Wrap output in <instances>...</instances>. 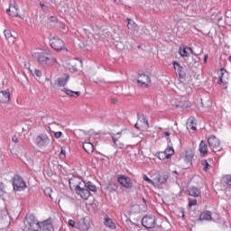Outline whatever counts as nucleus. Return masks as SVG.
<instances>
[{
  "label": "nucleus",
  "mask_w": 231,
  "mask_h": 231,
  "mask_svg": "<svg viewBox=\"0 0 231 231\" xmlns=\"http://www.w3.org/2000/svg\"><path fill=\"white\" fill-rule=\"evenodd\" d=\"M86 188L88 189V192H97V186L93 184L91 181L85 182Z\"/></svg>",
  "instance_id": "nucleus-28"
},
{
  "label": "nucleus",
  "mask_w": 231,
  "mask_h": 231,
  "mask_svg": "<svg viewBox=\"0 0 231 231\" xmlns=\"http://www.w3.org/2000/svg\"><path fill=\"white\" fill-rule=\"evenodd\" d=\"M83 149L88 152V154L93 152L94 148H93V143H83Z\"/></svg>",
  "instance_id": "nucleus-27"
},
{
  "label": "nucleus",
  "mask_w": 231,
  "mask_h": 231,
  "mask_svg": "<svg viewBox=\"0 0 231 231\" xmlns=\"http://www.w3.org/2000/svg\"><path fill=\"white\" fill-rule=\"evenodd\" d=\"M134 127H135V129H138L139 131L141 130V129H140V126H138V123H136V124L134 125Z\"/></svg>",
  "instance_id": "nucleus-54"
},
{
  "label": "nucleus",
  "mask_w": 231,
  "mask_h": 231,
  "mask_svg": "<svg viewBox=\"0 0 231 231\" xmlns=\"http://www.w3.org/2000/svg\"><path fill=\"white\" fill-rule=\"evenodd\" d=\"M60 158V160H66V150L64 149V147H61Z\"/></svg>",
  "instance_id": "nucleus-38"
},
{
  "label": "nucleus",
  "mask_w": 231,
  "mask_h": 231,
  "mask_svg": "<svg viewBox=\"0 0 231 231\" xmlns=\"http://www.w3.org/2000/svg\"><path fill=\"white\" fill-rule=\"evenodd\" d=\"M4 34L6 41H12L14 42V38L12 36V32L10 30H5Z\"/></svg>",
  "instance_id": "nucleus-29"
},
{
  "label": "nucleus",
  "mask_w": 231,
  "mask_h": 231,
  "mask_svg": "<svg viewBox=\"0 0 231 231\" xmlns=\"http://www.w3.org/2000/svg\"><path fill=\"white\" fill-rule=\"evenodd\" d=\"M143 179L144 180V181H147V183H152V180L151 179H149V178L147 177V175H144V176L143 177Z\"/></svg>",
  "instance_id": "nucleus-44"
},
{
  "label": "nucleus",
  "mask_w": 231,
  "mask_h": 231,
  "mask_svg": "<svg viewBox=\"0 0 231 231\" xmlns=\"http://www.w3.org/2000/svg\"><path fill=\"white\" fill-rule=\"evenodd\" d=\"M194 158V152L192 151H186V155L184 158V161L186 163H189V165H192V160Z\"/></svg>",
  "instance_id": "nucleus-25"
},
{
  "label": "nucleus",
  "mask_w": 231,
  "mask_h": 231,
  "mask_svg": "<svg viewBox=\"0 0 231 231\" xmlns=\"http://www.w3.org/2000/svg\"><path fill=\"white\" fill-rule=\"evenodd\" d=\"M187 50L190 51V53H191L192 55H196V57H198V54L194 53V51L192 50L191 47H187Z\"/></svg>",
  "instance_id": "nucleus-46"
},
{
  "label": "nucleus",
  "mask_w": 231,
  "mask_h": 231,
  "mask_svg": "<svg viewBox=\"0 0 231 231\" xmlns=\"http://www.w3.org/2000/svg\"><path fill=\"white\" fill-rule=\"evenodd\" d=\"M164 136H171V133H169V132H164Z\"/></svg>",
  "instance_id": "nucleus-55"
},
{
  "label": "nucleus",
  "mask_w": 231,
  "mask_h": 231,
  "mask_svg": "<svg viewBox=\"0 0 231 231\" xmlns=\"http://www.w3.org/2000/svg\"><path fill=\"white\" fill-rule=\"evenodd\" d=\"M10 100V90L0 91V102L1 104H7Z\"/></svg>",
  "instance_id": "nucleus-20"
},
{
  "label": "nucleus",
  "mask_w": 231,
  "mask_h": 231,
  "mask_svg": "<svg viewBox=\"0 0 231 231\" xmlns=\"http://www.w3.org/2000/svg\"><path fill=\"white\" fill-rule=\"evenodd\" d=\"M223 183L226 184L227 187H231V175H226L222 179Z\"/></svg>",
  "instance_id": "nucleus-33"
},
{
  "label": "nucleus",
  "mask_w": 231,
  "mask_h": 231,
  "mask_svg": "<svg viewBox=\"0 0 231 231\" xmlns=\"http://www.w3.org/2000/svg\"><path fill=\"white\" fill-rule=\"evenodd\" d=\"M24 230L41 231V222H39L33 215L26 216L24 220Z\"/></svg>",
  "instance_id": "nucleus-2"
},
{
  "label": "nucleus",
  "mask_w": 231,
  "mask_h": 231,
  "mask_svg": "<svg viewBox=\"0 0 231 231\" xmlns=\"http://www.w3.org/2000/svg\"><path fill=\"white\" fill-rule=\"evenodd\" d=\"M104 225L111 230H115V228H116V225L115 224V222H113V219L109 218L108 217H105Z\"/></svg>",
  "instance_id": "nucleus-23"
},
{
  "label": "nucleus",
  "mask_w": 231,
  "mask_h": 231,
  "mask_svg": "<svg viewBox=\"0 0 231 231\" xmlns=\"http://www.w3.org/2000/svg\"><path fill=\"white\" fill-rule=\"evenodd\" d=\"M190 106H192L190 101H184V102H180L178 107H182V109H187V107H190Z\"/></svg>",
  "instance_id": "nucleus-34"
},
{
  "label": "nucleus",
  "mask_w": 231,
  "mask_h": 231,
  "mask_svg": "<svg viewBox=\"0 0 231 231\" xmlns=\"http://www.w3.org/2000/svg\"><path fill=\"white\" fill-rule=\"evenodd\" d=\"M122 133H124V131L118 132L116 134V136H117L118 139L120 138V136H122Z\"/></svg>",
  "instance_id": "nucleus-51"
},
{
  "label": "nucleus",
  "mask_w": 231,
  "mask_h": 231,
  "mask_svg": "<svg viewBox=\"0 0 231 231\" xmlns=\"http://www.w3.org/2000/svg\"><path fill=\"white\" fill-rule=\"evenodd\" d=\"M40 6H42L44 12H48V6H46L42 2H40Z\"/></svg>",
  "instance_id": "nucleus-42"
},
{
  "label": "nucleus",
  "mask_w": 231,
  "mask_h": 231,
  "mask_svg": "<svg viewBox=\"0 0 231 231\" xmlns=\"http://www.w3.org/2000/svg\"><path fill=\"white\" fill-rule=\"evenodd\" d=\"M172 172H173V174H179L178 171H173Z\"/></svg>",
  "instance_id": "nucleus-60"
},
{
  "label": "nucleus",
  "mask_w": 231,
  "mask_h": 231,
  "mask_svg": "<svg viewBox=\"0 0 231 231\" xmlns=\"http://www.w3.org/2000/svg\"><path fill=\"white\" fill-rule=\"evenodd\" d=\"M76 222L73 219L69 220V226H71V228H75Z\"/></svg>",
  "instance_id": "nucleus-40"
},
{
  "label": "nucleus",
  "mask_w": 231,
  "mask_h": 231,
  "mask_svg": "<svg viewBox=\"0 0 231 231\" xmlns=\"http://www.w3.org/2000/svg\"><path fill=\"white\" fill-rule=\"evenodd\" d=\"M143 201L145 205H147V200L145 199V198H143Z\"/></svg>",
  "instance_id": "nucleus-58"
},
{
  "label": "nucleus",
  "mask_w": 231,
  "mask_h": 231,
  "mask_svg": "<svg viewBox=\"0 0 231 231\" xmlns=\"http://www.w3.org/2000/svg\"><path fill=\"white\" fill-rule=\"evenodd\" d=\"M5 190H3V182H0V197L4 196Z\"/></svg>",
  "instance_id": "nucleus-45"
},
{
  "label": "nucleus",
  "mask_w": 231,
  "mask_h": 231,
  "mask_svg": "<svg viewBox=\"0 0 231 231\" xmlns=\"http://www.w3.org/2000/svg\"><path fill=\"white\" fill-rule=\"evenodd\" d=\"M199 221H212V212L206 210L199 217Z\"/></svg>",
  "instance_id": "nucleus-21"
},
{
  "label": "nucleus",
  "mask_w": 231,
  "mask_h": 231,
  "mask_svg": "<svg viewBox=\"0 0 231 231\" xmlns=\"http://www.w3.org/2000/svg\"><path fill=\"white\" fill-rule=\"evenodd\" d=\"M14 189L20 191L24 190L26 188V182L19 175H15L13 181Z\"/></svg>",
  "instance_id": "nucleus-7"
},
{
  "label": "nucleus",
  "mask_w": 231,
  "mask_h": 231,
  "mask_svg": "<svg viewBox=\"0 0 231 231\" xmlns=\"http://www.w3.org/2000/svg\"><path fill=\"white\" fill-rule=\"evenodd\" d=\"M166 140H167V143H168V146L172 145V143L171 142L170 137L166 138Z\"/></svg>",
  "instance_id": "nucleus-49"
},
{
  "label": "nucleus",
  "mask_w": 231,
  "mask_h": 231,
  "mask_svg": "<svg viewBox=\"0 0 231 231\" xmlns=\"http://www.w3.org/2000/svg\"><path fill=\"white\" fill-rule=\"evenodd\" d=\"M187 193L193 198H201V189H198L196 186L189 188Z\"/></svg>",
  "instance_id": "nucleus-14"
},
{
  "label": "nucleus",
  "mask_w": 231,
  "mask_h": 231,
  "mask_svg": "<svg viewBox=\"0 0 231 231\" xmlns=\"http://www.w3.org/2000/svg\"><path fill=\"white\" fill-rule=\"evenodd\" d=\"M179 53H180V57H189V51H187V47H183V49H181V47H180Z\"/></svg>",
  "instance_id": "nucleus-35"
},
{
  "label": "nucleus",
  "mask_w": 231,
  "mask_h": 231,
  "mask_svg": "<svg viewBox=\"0 0 231 231\" xmlns=\"http://www.w3.org/2000/svg\"><path fill=\"white\" fill-rule=\"evenodd\" d=\"M61 91L65 93L68 97H72L73 98H78V97H80V91H73L69 88H64Z\"/></svg>",
  "instance_id": "nucleus-22"
},
{
  "label": "nucleus",
  "mask_w": 231,
  "mask_h": 231,
  "mask_svg": "<svg viewBox=\"0 0 231 231\" xmlns=\"http://www.w3.org/2000/svg\"><path fill=\"white\" fill-rule=\"evenodd\" d=\"M126 21L128 22L127 27H128V28H131V27H129V25L131 24V23H134V22H133V20L130 19V18H127Z\"/></svg>",
  "instance_id": "nucleus-47"
},
{
  "label": "nucleus",
  "mask_w": 231,
  "mask_h": 231,
  "mask_svg": "<svg viewBox=\"0 0 231 231\" xmlns=\"http://www.w3.org/2000/svg\"><path fill=\"white\" fill-rule=\"evenodd\" d=\"M198 205V199H189L188 207H196Z\"/></svg>",
  "instance_id": "nucleus-36"
},
{
  "label": "nucleus",
  "mask_w": 231,
  "mask_h": 231,
  "mask_svg": "<svg viewBox=\"0 0 231 231\" xmlns=\"http://www.w3.org/2000/svg\"><path fill=\"white\" fill-rule=\"evenodd\" d=\"M114 2L116 3V5H120V3H122V0H114Z\"/></svg>",
  "instance_id": "nucleus-53"
},
{
  "label": "nucleus",
  "mask_w": 231,
  "mask_h": 231,
  "mask_svg": "<svg viewBox=\"0 0 231 231\" xmlns=\"http://www.w3.org/2000/svg\"><path fill=\"white\" fill-rule=\"evenodd\" d=\"M119 149H124V143H119Z\"/></svg>",
  "instance_id": "nucleus-57"
},
{
  "label": "nucleus",
  "mask_w": 231,
  "mask_h": 231,
  "mask_svg": "<svg viewBox=\"0 0 231 231\" xmlns=\"http://www.w3.org/2000/svg\"><path fill=\"white\" fill-rule=\"evenodd\" d=\"M119 186L118 181L111 180L106 186V190H108V192H116Z\"/></svg>",
  "instance_id": "nucleus-17"
},
{
  "label": "nucleus",
  "mask_w": 231,
  "mask_h": 231,
  "mask_svg": "<svg viewBox=\"0 0 231 231\" xmlns=\"http://www.w3.org/2000/svg\"><path fill=\"white\" fill-rule=\"evenodd\" d=\"M180 214H181L182 219H185V210L184 209H180Z\"/></svg>",
  "instance_id": "nucleus-48"
},
{
  "label": "nucleus",
  "mask_w": 231,
  "mask_h": 231,
  "mask_svg": "<svg viewBox=\"0 0 231 231\" xmlns=\"http://www.w3.org/2000/svg\"><path fill=\"white\" fill-rule=\"evenodd\" d=\"M13 142L19 143V139H17V137H13Z\"/></svg>",
  "instance_id": "nucleus-50"
},
{
  "label": "nucleus",
  "mask_w": 231,
  "mask_h": 231,
  "mask_svg": "<svg viewBox=\"0 0 231 231\" xmlns=\"http://www.w3.org/2000/svg\"><path fill=\"white\" fill-rule=\"evenodd\" d=\"M79 228L83 231H88L89 230V221L86 218H82L79 221Z\"/></svg>",
  "instance_id": "nucleus-24"
},
{
  "label": "nucleus",
  "mask_w": 231,
  "mask_h": 231,
  "mask_svg": "<svg viewBox=\"0 0 231 231\" xmlns=\"http://www.w3.org/2000/svg\"><path fill=\"white\" fill-rule=\"evenodd\" d=\"M51 192H53V189H51V188H46L44 189V194L45 196L51 198Z\"/></svg>",
  "instance_id": "nucleus-39"
},
{
  "label": "nucleus",
  "mask_w": 231,
  "mask_h": 231,
  "mask_svg": "<svg viewBox=\"0 0 231 231\" xmlns=\"http://www.w3.org/2000/svg\"><path fill=\"white\" fill-rule=\"evenodd\" d=\"M117 182L125 189H131L133 187V181L131 180V178L127 177L126 175H120L117 178Z\"/></svg>",
  "instance_id": "nucleus-8"
},
{
  "label": "nucleus",
  "mask_w": 231,
  "mask_h": 231,
  "mask_svg": "<svg viewBox=\"0 0 231 231\" xmlns=\"http://www.w3.org/2000/svg\"><path fill=\"white\" fill-rule=\"evenodd\" d=\"M201 165L203 166L204 172H207L208 169L212 168V166L208 164V162H207V160L202 161Z\"/></svg>",
  "instance_id": "nucleus-32"
},
{
  "label": "nucleus",
  "mask_w": 231,
  "mask_h": 231,
  "mask_svg": "<svg viewBox=\"0 0 231 231\" xmlns=\"http://www.w3.org/2000/svg\"><path fill=\"white\" fill-rule=\"evenodd\" d=\"M199 151L200 152V156L205 157L208 154V145L205 141H201L199 143Z\"/></svg>",
  "instance_id": "nucleus-19"
},
{
  "label": "nucleus",
  "mask_w": 231,
  "mask_h": 231,
  "mask_svg": "<svg viewBox=\"0 0 231 231\" xmlns=\"http://www.w3.org/2000/svg\"><path fill=\"white\" fill-rule=\"evenodd\" d=\"M37 60L39 64L44 68H51V66H55V64H57V59L53 58L51 54L46 52L40 53Z\"/></svg>",
  "instance_id": "nucleus-3"
},
{
  "label": "nucleus",
  "mask_w": 231,
  "mask_h": 231,
  "mask_svg": "<svg viewBox=\"0 0 231 231\" xmlns=\"http://www.w3.org/2000/svg\"><path fill=\"white\" fill-rule=\"evenodd\" d=\"M73 185L74 190L78 196H80L82 199H89L91 192L86 187V181L82 180L80 178L74 177L69 180V187Z\"/></svg>",
  "instance_id": "nucleus-1"
},
{
  "label": "nucleus",
  "mask_w": 231,
  "mask_h": 231,
  "mask_svg": "<svg viewBox=\"0 0 231 231\" xmlns=\"http://www.w3.org/2000/svg\"><path fill=\"white\" fill-rule=\"evenodd\" d=\"M116 136V134H111V138H112V142H113V147H118V144L116 143V142H118V137H115Z\"/></svg>",
  "instance_id": "nucleus-37"
},
{
  "label": "nucleus",
  "mask_w": 231,
  "mask_h": 231,
  "mask_svg": "<svg viewBox=\"0 0 231 231\" xmlns=\"http://www.w3.org/2000/svg\"><path fill=\"white\" fill-rule=\"evenodd\" d=\"M137 118L140 120V113H137Z\"/></svg>",
  "instance_id": "nucleus-59"
},
{
  "label": "nucleus",
  "mask_w": 231,
  "mask_h": 231,
  "mask_svg": "<svg viewBox=\"0 0 231 231\" xmlns=\"http://www.w3.org/2000/svg\"><path fill=\"white\" fill-rule=\"evenodd\" d=\"M139 77L137 79V83L140 84L141 88H148L149 85L151 84V77L147 76L145 73H140L139 72Z\"/></svg>",
  "instance_id": "nucleus-10"
},
{
  "label": "nucleus",
  "mask_w": 231,
  "mask_h": 231,
  "mask_svg": "<svg viewBox=\"0 0 231 231\" xmlns=\"http://www.w3.org/2000/svg\"><path fill=\"white\" fill-rule=\"evenodd\" d=\"M6 14L10 17H19V6L11 5L6 10Z\"/></svg>",
  "instance_id": "nucleus-16"
},
{
  "label": "nucleus",
  "mask_w": 231,
  "mask_h": 231,
  "mask_svg": "<svg viewBox=\"0 0 231 231\" xmlns=\"http://www.w3.org/2000/svg\"><path fill=\"white\" fill-rule=\"evenodd\" d=\"M50 45L55 51H62V50H66L64 42L58 36L50 39Z\"/></svg>",
  "instance_id": "nucleus-5"
},
{
  "label": "nucleus",
  "mask_w": 231,
  "mask_h": 231,
  "mask_svg": "<svg viewBox=\"0 0 231 231\" xmlns=\"http://www.w3.org/2000/svg\"><path fill=\"white\" fill-rule=\"evenodd\" d=\"M156 158H158L159 160H171V154H166L165 152H157L155 153Z\"/></svg>",
  "instance_id": "nucleus-26"
},
{
  "label": "nucleus",
  "mask_w": 231,
  "mask_h": 231,
  "mask_svg": "<svg viewBox=\"0 0 231 231\" xmlns=\"http://www.w3.org/2000/svg\"><path fill=\"white\" fill-rule=\"evenodd\" d=\"M35 77H42V72L40 69L34 70Z\"/></svg>",
  "instance_id": "nucleus-41"
},
{
  "label": "nucleus",
  "mask_w": 231,
  "mask_h": 231,
  "mask_svg": "<svg viewBox=\"0 0 231 231\" xmlns=\"http://www.w3.org/2000/svg\"><path fill=\"white\" fill-rule=\"evenodd\" d=\"M55 231L53 224H51V218H49L42 223H40V231Z\"/></svg>",
  "instance_id": "nucleus-12"
},
{
  "label": "nucleus",
  "mask_w": 231,
  "mask_h": 231,
  "mask_svg": "<svg viewBox=\"0 0 231 231\" xmlns=\"http://www.w3.org/2000/svg\"><path fill=\"white\" fill-rule=\"evenodd\" d=\"M208 143L210 149L215 152L216 154L219 155V152H221V143L219 142V139L216 137V135H210V137L208 139Z\"/></svg>",
  "instance_id": "nucleus-4"
},
{
  "label": "nucleus",
  "mask_w": 231,
  "mask_h": 231,
  "mask_svg": "<svg viewBox=\"0 0 231 231\" xmlns=\"http://www.w3.org/2000/svg\"><path fill=\"white\" fill-rule=\"evenodd\" d=\"M169 180V174L167 172L159 173L155 178L154 181L159 185H163Z\"/></svg>",
  "instance_id": "nucleus-13"
},
{
  "label": "nucleus",
  "mask_w": 231,
  "mask_h": 231,
  "mask_svg": "<svg viewBox=\"0 0 231 231\" xmlns=\"http://www.w3.org/2000/svg\"><path fill=\"white\" fill-rule=\"evenodd\" d=\"M142 225L144 228H154L156 226V217L154 216H145L142 219Z\"/></svg>",
  "instance_id": "nucleus-6"
},
{
  "label": "nucleus",
  "mask_w": 231,
  "mask_h": 231,
  "mask_svg": "<svg viewBox=\"0 0 231 231\" xmlns=\"http://www.w3.org/2000/svg\"><path fill=\"white\" fill-rule=\"evenodd\" d=\"M69 80V74H64L62 77L58 78L55 81V84L59 86V88H64L68 81Z\"/></svg>",
  "instance_id": "nucleus-15"
},
{
  "label": "nucleus",
  "mask_w": 231,
  "mask_h": 231,
  "mask_svg": "<svg viewBox=\"0 0 231 231\" xmlns=\"http://www.w3.org/2000/svg\"><path fill=\"white\" fill-rule=\"evenodd\" d=\"M54 136L57 139L60 138V136H62V132H56V133H54Z\"/></svg>",
  "instance_id": "nucleus-43"
},
{
  "label": "nucleus",
  "mask_w": 231,
  "mask_h": 231,
  "mask_svg": "<svg viewBox=\"0 0 231 231\" xmlns=\"http://www.w3.org/2000/svg\"><path fill=\"white\" fill-rule=\"evenodd\" d=\"M142 116L143 118L140 120L141 124H143L144 129H149V121L144 115H143Z\"/></svg>",
  "instance_id": "nucleus-30"
},
{
  "label": "nucleus",
  "mask_w": 231,
  "mask_h": 231,
  "mask_svg": "<svg viewBox=\"0 0 231 231\" xmlns=\"http://www.w3.org/2000/svg\"><path fill=\"white\" fill-rule=\"evenodd\" d=\"M208 54H206L205 56H204V62L207 64V60H208Z\"/></svg>",
  "instance_id": "nucleus-52"
},
{
  "label": "nucleus",
  "mask_w": 231,
  "mask_h": 231,
  "mask_svg": "<svg viewBox=\"0 0 231 231\" xmlns=\"http://www.w3.org/2000/svg\"><path fill=\"white\" fill-rule=\"evenodd\" d=\"M187 125V129L188 131H192L193 133H195V131H197L198 129L196 128V118L194 117H189L186 123Z\"/></svg>",
  "instance_id": "nucleus-18"
},
{
  "label": "nucleus",
  "mask_w": 231,
  "mask_h": 231,
  "mask_svg": "<svg viewBox=\"0 0 231 231\" xmlns=\"http://www.w3.org/2000/svg\"><path fill=\"white\" fill-rule=\"evenodd\" d=\"M164 152L170 154V158H172V156H174V148L172 145H170L165 149Z\"/></svg>",
  "instance_id": "nucleus-31"
},
{
  "label": "nucleus",
  "mask_w": 231,
  "mask_h": 231,
  "mask_svg": "<svg viewBox=\"0 0 231 231\" xmlns=\"http://www.w3.org/2000/svg\"><path fill=\"white\" fill-rule=\"evenodd\" d=\"M35 143L38 147H46L50 143V138L47 134H41L36 137Z\"/></svg>",
  "instance_id": "nucleus-11"
},
{
  "label": "nucleus",
  "mask_w": 231,
  "mask_h": 231,
  "mask_svg": "<svg viewBox=\"0 0 231 231\" xmlns=\"http://www.w3.org/2000/svg\"><path fill=\"white\" fill-rule=\"evenodd\" d=\"M173 68L177 74L179 75L180 79H185L187 77V68L181 66L178 61H173Z\"/></svg>",
  "instance_id": "nucleus-9"
},
{
  "label": "nucleus",
  "mask_w": 231,
  "mask_h": 231,
  "mask_svg": "<svg viewBox=\"0 0 231 231\" xmlns=\"http://www.w3.org/2000/svg\"><path fill=\"white\" fill-rule=\"evenodd\" d=\"M221 82H223V77L219 78L218 84H221Z\"/></svg>",
  "instance_id": "nucleus-56"
}]
</instances>
